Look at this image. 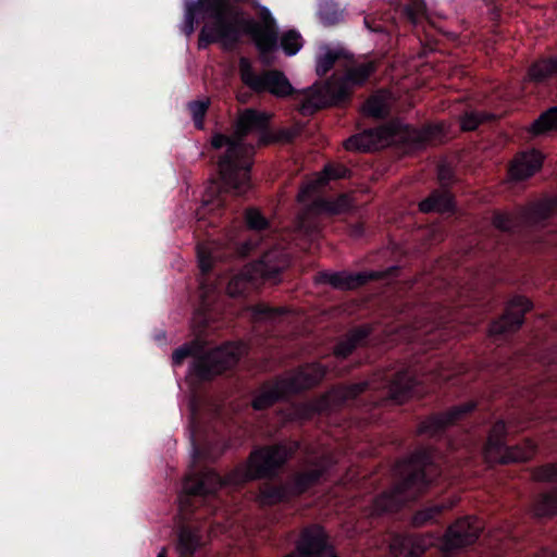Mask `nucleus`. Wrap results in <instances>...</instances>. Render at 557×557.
<instances>
[{
    "instance_id": "obj_33",
    "label": "nucleus",
    "mask_w": 557,
    "mask_h": 557,
    "mask_svg": "<svg viewBox=\"0 0 557 557\" xmlns=\"http://www.w3.org/2000/svg\"><path fill=\"white\" fill-rule=\"evenodd\" d=\"M314 205L320 211L333 215L341 214L350 207L349 199L346 195H339L335 199H319Z\"/></svg>"
},
{
    "instance_id": "obj_22",
    "label": "nucleus",
    "mask_w": 557,
    "mask_h": 557,
    "mask_svg": "<svg viewBox=\"0 0 557 557\" xmlns=\"http://www.w3.org/2000/svg\"><path fill=\"white\" fill-rule=\"evenodd\" d=\"M431 539L416 534H397L391 543V550L395 557H422L429 546Z\"/></svg>"
},
{
    "instance_id": "obj_38",
    "label": "nucleus",
    "mask_w": 557,
    "mask_h": 557,
    "mask_svg": "<svg viewBox=\"0 0 557 557\" xmlns=\"http://www.w3.org/2000/svg\"><path fill=\"white\" fill-rule=\"evenodd\" d=\"M363 112L374 119H385L388 114V108L383 98L371 96L363 104Z\"/></svg>"
},
{
    "instance_id": "obj_2",
    "label": "nucleus",
    "mask_w": 557,
    "mask_h": 557,
    "mask_svg": "<svg viewBox=\"0 0 557 557\" xmlns=\"http://www.w3.org/2000/svg\"><path fill=\"white\" fill-rule=\"evenodd\" d=\"M271 114L247 108L237 117L232 136L215 133L211 138L213 149L226 147L218 168L221 183L212 181L202 196L198 211L199 222L207 213L222 215L228 196L245 197L252 189L251 168L253 146L245 144L249 133H259V143L264 146L265 134L270 131Z\"/></svg>"
},
{
    "instance_id": "obj_25",
    "label": "nucleus",
    "mask_w": 557,
    "mask_h": 557,
    "mask_svg": "<svg viewBox=\"0 0 557 557\" xmlns=\"http://www.w3.org/2000/svg\"><path fill=\"white\" fill-rule=\"evenodd\" d=\"M418 207L419 211L425 214L455 213V196L448 188L433 189L428 197H425L419 202Z\"/></svg>"
},
{
    "instance_id": "obj_13",
    "label": "nucleus",
    "mask_w": 557,
    "mask_h": 557,
    "mask_svg": "<svg viewBox=\"0 0 557 557\" xmlns=\"http://www.w3.org/2000/svg\"><path fill=\"white\" fill-rule=\"evenodd\" d=\"M425 393L424 386L409 369H401L391 376H385L382 383L381 395L371 401L374 407L387 404L401 405L412 397H420Z\"/></svg>"
},
{
    "instance_id": "obj_11",
    "label": "nucleus",
    "mask_w": 557,
    "mask_h": 557,
    "mask_svg": "<svg viewBox=\"0 0 557 557\" xmlns=\"http://www.w3.org/2000/svg\"><path fill=\"white\" fill-rule=\"evenodd\" d=\"M376 388L379 387L370 381L334 386L330 392L301 405L299 416L304 420H311L315 416L329 414L349 401H357L359 396Z\"/></svg>"
},
{
    "instance_id": "obj_10",
    "label": "nucleus",
    "mask_w": 557,
    "mask_h": 557,
    "mask_svg": "<svg viewBox=\"0 0 557 557\" xmlns=\"http://www.w3.org/2000/svg\"><path fill=\"white\" fill-rule=\"evenodd\" d=\"M508 428L503 419H498L491 426L484 444V456L488 462L509 465L527 462L537 451L536 444L527 438L522 444H507Z\"/></svg>"
},
{
    "instance_id": "obj_14",
    "label": "nucleus",
    "mask_w": 557,
    "mask_h": 557,
    "mask_svg": "<svg viewBox=\"0 0 557 557\" xmlns=\"http://www.w3.org/2000/svg\"><path fill=\"white\" fill-rule=\"evenodd\" d=\"M398 271L399 269L397 267H389L384 271L371 270L357 273L348 271H320L315 275V283L327 284L339 290H354L372 281H382L394 277Z\"/></svg>"
},
{
    "instance_id": "obj_15",
    "label": "nucleus",
    "mask_w": 557,
    "mask_h": 557,
    "mask_svg": "<svg viewBox=\"0 0 557 557\" xmlns=\"http://www.w3.org/2000/svg\"><path fill=\"white\" fill-rule=\"evenodd\" d=\"M478 407V403L469 400L448 408L446 411L436 412L423 419L417 429L418 435H426L431 438L444 436L447 429L466 419Z\"/></svg>"
},
{
    "instance_id": "obj_8",
    "label": "nucleus",
    "mask_w": 557,
    "mask_h": 557,
    "mask_svg": "<svg viewBox=\"0 0 557 557\" xmlns=\"http://www.w3.org/2000/svg\"><path fill=\"white\" fill-rule=\"evenodd\" d=\"M289 264V253L284 248L274 246L234 275L227 283L226 292L231 297H245L260 284H277Z\"/></svg>"
},
{
    "instance_id": "obj_45",
    "label": "nucleus",
    "mask_w": 557,
    "mask_h": 557,
    "mask_svg": "<svg viewBox=\"0 0 557 557\" xmlns=\"http://www.w3.org/2000/svg\"><path fill=\"white\" fill-rule=\"evenodd\" d=\"M257 247V243H255L252 239H249L245 242L240 247V253L243 256L250 255Z\"/></svg>"
},
{
    "instance_id": "obj_7",
    "label": "nucleus",
    "mask_w": 557,
    "mask_h": 557,
    "mask_svg": "<svg viewBox=\"0 0 557 557\" xmlns=\"http://www.w3.org/2000/svg\"><path fill=\"white\" fill-rule=\"evenodd\" d=\"M445 135L443 123H428L422 127L393 123L387 127L368 128L346 139L348 151L369 152L379 149L391 137L404 144L410 150L423 149L429 143Z\"/></svg>"
},
{
    "instance_id": "obj_29",
    "label": "nucleus",
    "mask_w": 557,
    "mask_h": 557,
    "mask_svg": "<svg viewBox=\"0 0 557 557\" xmlns=\"http://www.w3.org/2000/svg\"><path fill=\"white\" fill-rule=\"evenodd\" d=\"M251 318L256 322H276V320L288 313L286 307H272L265 302H259L250 306Z\"/></svg>"
},
{
    "instance_id": "obj_47",
    "label": "nucleus",
    "mask_w": 557,
    "mask_h": 557,
    "mask_svg": "<svg viewBox=\"0 0 557 557\" xmlns=\"http://www.w3.org/2000/svg\"><path fill=\"white\" fill-rule=\"evenodd\" d=\"M317 233V227L312 226L310 227L309 235L312 237Z\"/></svg>"
},
{
    "instance_id": "obj_49",
    "label": "nucleus",
    "mask_w": 557,
    "mask_h": 557,
    "mask_svg": "<svg viewBox=\"0 0 557 557\" xmlns=\"http://www.w3.org/2000/svg\"><path fill=\"white\" fill-rule=\"evenodd\" d=\"M157 557H166V550L163 548Z\"/></svg>"
},
{
    "instance_id": "obj_31",
    "label": "nucleus",
    "mask_w": 557,
    "mask_h": 557,
    "mask_svg": "<svg viewBox=\"0 0 557 557\" xmlns=\"http://www.w3.org/2000/svg\"><path fill=\"white\" fill-rule=\"evenodd\" d=\"M318 16L325 26L339 23L343 18V10L333 0H321L319 2Z\"/></svg>"
},
{
    "instance_id": "obj_27",
    "label": "nucleus",
    "mask_w": 557,
    "mask_h": 557,
    "mask_svg": "<svg viewBox=\"0 0 557 557\" xmlns=\"http://www.w3.org/2000/svg\"><path fill=\"white\" fill-rule=\"evenodd\" d=\"M201 535L197 529L183 525L177 535L176 549L180 557H194L195 553L201 547Z\"/></svg>"
},
{
    "instance_id": "obj_35",
    "label": "nucleus",
    "mask_w": 557,
    "mask_h": 557,
    "mask_svg": "<svg viewBox=\"0 0 557 557\" xmlns=\"http://www.w3.org/2000/svg\"><path fill=\"white\" fill-rule=\"evenodd\" d=\"M492 115L479 111H466L459 116L461 132L468 133L475 131L481 124L486 122Z\"/></svg>"
},
{
    "instance_id": "obj_30",
    "label": "nucleus",
    "mask_w": 557,
    "mask_h": 557,
    "mask_svg": "<svg viewBox=\"0 0 557 557\" xmlns=\"http://www.w3.org/2000/svg\"><path fill=\"white\" fill-rule=\"evenodd\" d=\"M454 506L453 503L445 504H433L421 508L416 511L412 516L411 523L416 528L423 527L430 522L436 521V518L440 517L445 510L450 509Z\"/></svg>"
},
{
    "instance_id": "obj_9",
    "label": "nucleus",
    "mask_w": 557,
    "mask_h": 557,
    "mask_svg": "<svg viewBox=\"0 0 557 557\" xmlns=\"http://www.w3.org/2000/svg\"><path fill=\"white\" fill-rule=\"evenodd\" d=\"M325 375L326 368L319 362L300 367L288 377H278L264 384L259 394L252 399V407L256 410L268 409L280 400L319 385Z\"/></svg>"
},
{
    "instance_id": "obj_21",
    "label": "nucleus",
    "mask_w": 557,
    "mask_h": 557,
    "mask_svg": "<svg viewBox=\"0 0 557 557\" xmlns=\"http://www.w3.org/2000/svg\"><path fill=\"white\" fill-rule=\"evenodd\" d=\"M544 162V154L537 149H530L516 154L509 164L508 173L513 181L520 182L537 173Z\"/></svg>"
},
{
    "instance_id": "obj_6",
    "label": "nucleus",
    "mask_w": 557,
    "mask_h": 557,
    "mask_svg": "<svg viewBox=\"0 0 557 557\" xmlns=\"http://www.w3.org/2000/svg\"><path fill=\"white\" fill-rule=\"evenodd\" d=\"M346 61L342 75L334 73L302 102V114H313L329 107L347 106L351 101L354 90L363 87L377 69L374 61L356 62L352 58Z\"/></svg>"
},
{
    "instance_id": "obj_42",
    "label": "nucleus",
    "mask_w": 557,
    "mask_h": 557,
    "mask_svg": "<svg viewBox=\"0 0 557 557\" xmlns=\"http://www.w3.org/2000/svg\"><path fill=\"white\" fill-rule=\"evenodd\" d=\"M550 208L545 205H536L523 211V219L530 223L544 222L549 218Z\"/></svg>"
},
{
    "instance_id": "obj_36",
    "label": "nucleus",
    "mask_w": 557,
    "mask_h": 557,
    "mask_svg": "<svg viewBox=\"0 0 557 557\" xmlns=\"http://www.w3.org/2000/svg\"><path fill=\"white\" fill-rule=\"evenodd\" d=\"M281 48L286 55H295L304 46V39L296 29H289L281 36Z\"/></svg>"
},
{
    "instance_id": "obj_50",
    "label": "nucleus",
    "mask_w": 557,
    "mask_h": 557,
    "mask_svg": "<svg viewBox=\"0 0 557 557\" xmlns=\"http://www.w3.org/2000/svg\"><path fill=\"white\" fill-rule=\"evenodd\" d=\"M284 557H299V555L297 554V552H294L285 555Z\"/></svg>"
},
{
    "instance_id": "obj_40",
    "label": "nucleus",
    "mask_w": 557,
    "mask_h": 557,
    "mask_svg": "<svg viewBox=\"0 0 557 557\" xmlns=\"http://www.w3.org/2000/svg\"><path fill=\"white\" fill-rule=\"evenodd\" d=\"M492 223L495 228L508 234H512L517 227V222L511 214L498 210L493 212Z\"/></svg>"
},
{
    "instance_id": "obj_39",
    "label": "nucleus",
    "mask_w": 557,
    "mask_h": 557,
    "mask_svg": "<svg viewBox=\"0 0 557 557\" xmlns=\"http://www.w3.org/2000/svg\"><path fill=\"white\" fill-rule=\"evenodd\" d=\"M298 135L299 131L297 128H281L277 132L270 128L269 133L265 134L264 146L275 143L290 144Z\"/></svg>"
},
{
    "instance_id": "obj_51",
    "label": "nucleus",
    "mask_w": 557,
    "mask_h": 557,
    "mask_svg": "<svg viewBox=\"0 0 557 557\" xmlns=\"http://www.w3.org/2000/svg\"><path fill=\"white\" fill-rule=\"evenodd\" d=\"M482 1H483L484 3H486V4H490V3H492L494 0H482Z\"/></svg>"
},
{
    "instance_id": "obj_16",
    "label": "nucleus",
    "mask_w": 557,
    "mask_h": 557,
    "mask_svg": "<svg viewBox=\"0 0 557 557\" xmlns=\"http://www.w3.org/2000/svg\"><path fill=\"white\" fill-rule=\"evenodd\" d=\"M483 531L482 521L474 516H466L457 519L445 531L442 537L444 553H453L473 545Z\"/></svg>"
},
{
    "instance_id": "obj_41",
    "label": "nucleus",
    "mask_w": 557,
    "mask_h": 557,
    "mask_svg": "<svg viewBox=\"0 0 557 557\" xmlns=\"http://www.w3.org/2000/svg\"><path fill=\"white\" fill-rule=\"evenodd\" d=\"M189 111L193 115L194 124L197 129H203L205 116L209 108L208 101H191L188 104Z\"/></svg>"
},
{
    "instance_id": "obj_44",
    "label": "nucleus",
    "mask_w": 557,
    "mask_h": 557,
    "mask_svg": "<svg viewBox=\"0 0 557 557\" xmlns=\"http://www.w3.org/2000/svg\"><path fill=\"white\" fill-rule=\"evenodd\" d=\"M366 233L364 222L358 221L348 226V234L352 238H361Z\"/></svg>"
},
{
    "instance_id": "obj_18",
    "label": "nucleus",
    "mask_w": 557,
    "mask_h": 557,
    "mask_svg": "<svg viewBox=\"0 0 557 557\" xmlns=\"http://www.w3.org/2000/svg\"><path fill=\"white\" fill-rule=\"evenodd\" d=\"M531 476L535 482L557 483V463L547 462L533 467ZM533 511L541 518L557 515V485L536 495L533 500Z\"/></svg>"
},
{
    "instance_id": "obj_37",
    "label": "nucleus",
    "mask_w": 557,
    "mask_h": 557,
    "mask_svg": "<svg viewBox=\"0 0 557 557\" xmlns=\"http://www.w3.org/2000/svg\"><path fill=\"white\" fill-rule=\"evenodd\" d=\"M245 223L249 230L255 232H262L270 228V221L259 209L253 207L245 210Z\"/></svg>"
},
{
    "instance_id": "obj_26",
    "label": "nucleus",
    "mask_w": 557,
    "mask_h": 557,
    "mask_svg": "<svg viewBox=\"0 0 557 557\" xmlns=\"http://www.w3.org/2000/svg\"><path fill=\"white\" fill-rule=\"evenodd\" d=\"M351 54L344 48H331L327 45L320 47V52L315 60V73L319 77H324L339 60H350Z\"/></svg>"
},
{
    "instance_id": "obj_34",
    "label": "nucleus",
    "mask_w": 557,
    "mask_h": 557,
    "mask_svg": "<svg viewBox=\"0 0 557 557\" xmlns=\"http://www.w3.org/2000/svg\"><path fill=\"white\" fill-rule=\"evenodd\" d=\"M350 176V170L344 164L337 163H327L321 176L318 178V184L320 186L327 185L331 181L347 178Z\"/></svg>"
},
{
    "instance_id": "obj_46",
    "label": "nucleus",
    "mask_w": 557,
    "mask_h": 557,
    "mask_svg": "<svg viewBox=\"0 0 557 557\" xmlns=\"http://www.w3.org/2000/svg\"><path fill=\"white\" fill-rule=\"evenodd\" d=\"M311 189H312V187H311V186H307V187L302 188V189L300 190L299 197H302V196H305V195H309V194H310V191H311Z\"/></svg>"
},
{
    "instance_id": "obj_17",
    "label": "nucleus",
    "mask_w": 557,
    "mask_h": 557,
    "mask_svg": "<svg viewBox=\"0 0 557 557\" xmlns=\"http://www.w3.org/2000/svg\"><path fill=\"white\" fill-rule=\"evenodd\" d=\"M532 309L533 302L528 297L513 296L506 304L503 314L490 324V334L499 336L516 333L523 325L525 314Z\"/></svg>"
},
{
    "instance_id": "obj_1",
    "label": "nucleus",
    "mask_w": 557,
    "mask_h": 557,
    "mask_svg": "<svg viewBox=\"0 0 557 557\" xmlns=\"http://www.w3.org/2000/svg\"><path fill=\"white\" fill-rule=\"evenodd\" d=\"M298 448L297 442L253 448L245 465L236 466L225 475L207 466L193 469L184 480L183 491L186 497L211 503L216 502V494L222 487H238L251 481L263 480L258 486L256 497L260 507L292 504L318 485L326 473V467L319 465L313 469L297 471L286 481L278 479Z\"/></svg>"
},
{
    "instance_id": "obj_24",
    "label": "nucleus",
    "mask_w": 557,
    "mask_h": 557,
    "mask_svg": "<svg viewBox=\"0 0 557 557\" xmlns=\"http://www.w3.org/2000/svg\"><path fill=\"white\" fill-rule=\"evenodd\" d=\"M372 326L362 324L349 330L334 346V356L338 359L348 358L358 347L367 346L372 334Z\"/></svg>"
},
{
    "instance_id": "obj_32",
    "label": "nucleus",
    "mask_w": 557,
    "mask_h": 557,
    "mask_svg": "<svg viewBox=\"0 0 557 557\" xmlns=\"http://www.w3.org/2000/svg\"><path fill=\"white\" fill-rule=\"evenodd\" d=\"M401 16L410 25H419L426 17V5L424 0H409V2L403 8Z\"/></svg>"
},
{
    "instance_id": "obj_12",
    "label": "nucleus",
    "mask_w": 557,
    "mask_h": 557,
    "mask_svg": "<svg viewBox=\"0 0 557 557\" xmlns=\"http://www.w3.org/2000/svg\"><path fill=\"white\" fill-rule=\"evenodd\" d=\"M238 67L243 84L256 94L270 92L275 97L285 98L295 92L288 78L281 71L270 70L257 74L246 57L239 59Z\"/></svg>"
},
{
    "instance_id": "obj_19",
    "label": "nucleus",
    "mask_w": 557,
    "mask_h": 557,
    "mask_svg": "<svg viewBox=\"0 0 557 557\" xmlns=\"http://www.w3.org/2000/svg\"><path fill=\"white\" fill-rule=\"evenodd\" d=\"M295 548L299 557H326L335 546L322 524L309 523L301 528Z\"/></svg>"
},
{
    "instance_id": "obj_43",
    "label": "nucleus",
    "mask_w": 557,
    "mask_h": 557,
    "mask_svg": "<svg viewBox=\"0 0 557 557\" xmlns=\"http://www.w3.org/2000/svg\"><path fill=\"white\" fill-rule=\"evenodd\" d=\"M454 173L450 169L446 166H441L438 170V181L441 183L442 188H448L453 181Z\"/></svg>"
},
{
    "instance_id": "obj_23",
    "label": "nucleus",
    "mask_w": 557,
    "mask_h": 557,
    "mask_svg": "<svg viewBox=\"0 0 557 557\" xmlns=\"http://www.w3.org/2000/svg\"><path fill=\"white\" fill-rule=\"evenodd\" d=\"M527 77L536 86L557 85V55H545L533 61L528 67Z\"/></svg>"
},
{
    "instance_id": "obj_20",
    "label": "nucleus",
    "mask_w": 557,
    "mask_h": 557,
    "mask_svg": "<svg viewBox=\"0 0 557 557\" xmlns=\"http://www.w3.org/2000/svg\"><path fill=\"white\" fill-rule=\"evenodd\" d=\"M190 445L193 463L214 462L226 449L225 444L202 438L199 426L191 417Z\"/></svg>"
},
{
    "instance_id": "obj_3",
    "label": "nucleus",
    "mask_w": 557,
    "mask_h": 557,
    "mask_svg": "<svg viewBox=\"0 0 557 557\" xmlns=\"http://www.w3.org/2000/svg\"><path fill=\"white\" fill-rule=\"evenodd\" d=\"M262 23L253 18H244L239 10L230 0H196L186 5L184 33L189 36L195 32L196 17L200 16L207 23L198 36V48L207 49L213 44H220L224 50L232 51L240 42L243 34L250 36L260 59L270 63V54L278 48V29L271 12L261 10Z\"/></svg>"
},
{
    "instance_id": "obj_28",
    "label": "nucleus",
    "mask_w": 557,
    "mask_h": 557,
    "mask_svg": "<svg viewBox=\"0 0 557 557\" xmlns=\"http://www.w3.org/2000/svg\"><path fill=\"white\" fill-rule=\"evenodd\" d=\"M528 132L533 137L557 132V106L544 110L528 127Z\"/></svg>"
},
{
    "instance_id": "obj_4",
    "label": "nucleus",
    "mask_w": 557,
    "mask_h": 557,
    "mask_svg": "<svg viewBox=\"0 0 557 557\" xmlns=\"http://www.w3.org/2000/svg\"><path fill=\"white\" fill-rule=\"evenodd\" d=\"M198 267L201 273L199 280L200 301L195 308L191 319V325L198 333L195 339L176 348L172 354L173 366L183 364L184 360L193 357L191 374L201 382L211 381L213 377L232 369L238 362V355L227 346H220L207 350V342L202 338L206 329L213 321V300L211 293L215 287L206 282V276L210 274L213 268V261L210 251L197 247Z\"/></svg>"
},
{
    "instance_id": "obj_5",
    "label": "nucleus",
    "mask_w": 557,
    "mask_h": 557,
    "mask_svg": "<svg viewBox=\"0 0 557 557\" xmlns=\"http://www.w3.org/2000/svg\"><path fill=\"white\" fill-rule=\"evenodd\" d=\"M399 480L387 491L374 497L370 516L380 517L400 510L406 504L416 502L437 485L443 470L435 460L431 446L416 448L399 462Z\"/></svg>"
},
{
    "instance_id": "obj_48",
    "label": "nucleus",
    "mask_w": 557,
    "mask_h": 557,
    "mask_svg": "<svg viewBox=\"0 0 557 557\" xmlns=\"http://www.w3.org/2000/svg\"><path fill=\"white\" fill-rule=\"evenodd\" d=\"M326 557H339L334 548L332 553H330Z\"/></svg>"
}]
</instances>
